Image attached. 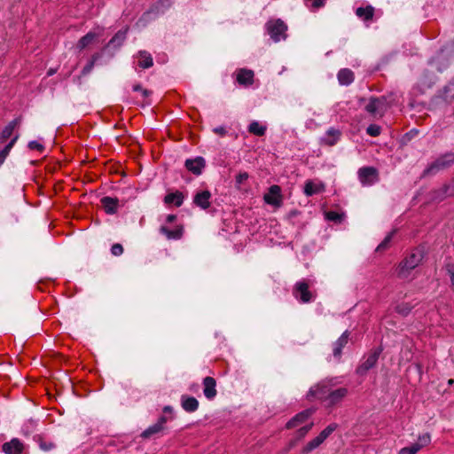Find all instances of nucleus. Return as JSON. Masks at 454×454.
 I'll return each mask as SVG.
<instances>
[{
    "instance_id": "obj_1",
    "label": "nucleus",
    "mask_w": 454,
    "mask_h": 454,
    "mask_svg": "<svg viewBox=\"0 0 454 454\" xmlns=\"http://www.w3.org/2000/svg\"><path fill=\"white\" fill-rule=\"evenodd\" d=\"M423 259V251L421 249L413 250L408 256H406L399 264L398 276L400 278H406L409 272L415 269Z\"/></svg>"
},
{
    "instance_id": "obj_2",
    "label": "nucleus",
    "mask_w": 454,
    "mask_h": 454,
    "mask_svg": "<svg viewBox=\"0 0 454 454\" xmlns=\"http://www.w3.org/2000/svg\"><path fill=\"white\" fill-rule=\"evenodd\" d=\"M390 105L386 97H371L368 104L364 106L365 111L373 118H382Z\"/></svg>"
},
{
    "instance_id": "obj_3",
    "label": "nucleus",
    "mask_w": 454,
    "mask_h": 454,
    "mask_svg": "<svg viewBox=\"0 0 454 454\" xmlns=\"http://www.w3.org/2000/svg\"><path fill=\"white\" fill-rule=\"evenodd\" d=\"M333 387V384L331 380L321 381L320 383L310 387L307 397L309 400L316 398L325 403Z\"/></svg>"
},
{
    "instance_id": "obj_4",
    "label": "nucleus",
    "mask_w": 454,
    "mask_h": 454,
    "mask_svg": "<svg viewBox=\"0 0 454 454\" xmlns=\"http://www.w3.org/2000/svg\"><path fill=\"white\" fill-rule=\"evenodd\" d=\"M311 281L309 279H302L295 283L293 294L302 303H309L313 300V294L309 291Z\"/></svg>"
},
{
    "instance_id": "obj_5",
    "label": "nucleus",
    "mask_w": 454,
    "mask_h": 454,
    "mask_svg": "<svg viewBox=\"0 0 454 454\" xmlns=\"http://www.w3.org/2000/svg\"><path fill=\"white\" fill-rule=\"evenodd\" d=\"M337 428L336 424L327 426L317 437L309 441L301 450V454H309L317 449Z\"/></svg>"
},
{
    "instance_id": "obj_6",
    "label": "nucleus",
    "mask_w": 454,
    "mask_h": 454,
    "mask_svg": "<svg viewBox=\"0 0 454 454\" xmlns=\"http://www.w3.org/2000/svg\"><path fill=\"white\" fill-rule=\"evenodd\" d=\"M381 351L382 349L380 348L371 350L370 353L364 357V361H363L362 364L356 368V373L360 376H364L370 369L373 368L377 364Z\"/></svg>"
},
{
    "instance_id": "obj_7",
    "label": "nucleus",
    "mask_w": 454,
    "mask_h": 454,
    "mask_svg": "<svg viewBox=\"0 0 454 454\" xmlns=\"http://www.w3.org/2000/svg\"><path fill=\"white\" fill-rule=\"evenodd\" d=\"M286 30L287 26L279 19L267 23V31L275 42L280 41L281 38L285 39Z\"/></svg>"
},
{
    "instance_id": "obj_8",
    "label": "nucleus",
    "mask_w": 454,
    "mask_h": 454,
    "mask_svg": "<svg viewBox=\"0 0 454 454\" xmlns=\"http://www.w3.org/2000/svg\"><path fill=\"white\" fill-rule=\"evenodd\" d=\"M264 201L271 206L280 207L282 204V194L280 186L274 184L269 188L267 193L264 194Z\"/></svg>"
},
{
    "instance_id": "obj_9",
    "label": "nucleus",
    "mask_w": 454,
    "mask_h": 454,
    "mask_svg": "<svg viewBox=\"0 0 454 454\" xmlns=\"http://www.w3.org/2000/svg\"><path fill=\"white\" fill-rule=\"evenodd\" d=\"M347 387L332 388L328 395L325 405L328 407L334 406L340 403L348 395Z\"/></svg>"
},
{
    "instance_id": "obj_10",
    "label": "nucleus",
    "mask_w": 454,
    "mask_h": 454,
    "mask_svg": "<svg viewBox=\"0 0 454 454\" xmlns=\"http://www.w3.org/2000/svg\"><path fill=\"white\" fill-rule=\"evenodd\" d=\"M202 385L205 397L213 400L217 395L216 380L213 377L207 376L203 379Z\"/></svg>"
},
{
    "instance_id": "obj_11",
    "label": "nucleus",
    "mask_w": 454,
    "mask_h": 454,
    "mask_svg": "<svg viewBox=\"0 0 454 454\" xmlns=\"http://www.w3.org/2000/svg\"><path fill=\"white\" fill-rule=\"evenodd\" d=\"M454 166V153H446L438 158L427 170L449 168Z\"/></svg>"
},
{
    "instance_id": "obj_12",
    "label": "nucleus",
    "mask_w": 454,
    "mask_h": 454,
    "mask_svg": "<svg viewBox=\"0 0 454 454\" xmlns=\"http://www.w3.org/2000/svg\"><path fill=\"white\" fill-rule=\"evenodd\" d=\"M24 450V444L18 438H12L10 442H4L2 450L5 454H20Z\"/></svg>"
},
{
    "instance_id": "obj_13",
    "label": "nucleus",
    "mask_w": 454,
    "mask_h": 454,
    "mask_svg": "<svg viewBox=\"0 0 454 454\" xmlns=\"http://www.w3.org/2000/svg\"><path fill=\"white\" fill-rule=\"evenodd\" d=\"M211 192L209 191H201L195 194L193 203L202 208L207 209L210 207Z\"/></svg>"
},
{
    "instance_id": "obj_14",
    "label": "nucleus",
    "mask_w": 454,
    "mask_h": 454,
    "mask_svg": "<svg viewBox=\"0 0 454 454\" xmlns=\"http://www.w3.org/2000/svg\"><path fill=\"white\" fill-rule=\"evenodd\" d=\"M254 72L249 69L241 68L237 74V82L242 86H250L254 83Z\"/></svg>"
},
{
    "instance_id": "obj_15",
    "label": "nucleus",
    "mask_w": 454,
    "mask_h": 454,
    "mask_svg": "<svg viewBox=\"0 0 454 454\" xmlns=\"http://www.w3.org/2000/svg\"><path fill=\"white\" fill-rule=\"evenodd\" d=\"M313 410L308 409L298 413L286 423V427L290 429L304 423L313 414Z\"/></svg>"
},
{
    "instance_id": "obj_16",
    "label": "nucleus",
    "mask_w": 454,
    "mask_h": 454,
    "mask_svg": "<svg viewBox=\"0 0 454 454\" xmlns=\"http://www.w3.org/2000/svg\"><path fill=\"white\" fill-rule=\"evenodd\" d=\"M181 406L187 412H194L199 408V402L193 396L184 395L181 396Z\"/></svg>"
},
{
    "instance_id": "obj_17",
    "label": "nucleus",
    "mask_w": 454,
    "mask_h": 454,
    "mask_svg": "<svg viewBox=\"0 0 454 454\" xmlns=\"http://www.w3.org/2000/svg\"><path fill=\"white\" fill-rule=\"evenodd\" d=\"M349 333L345 331L340 337L333 343V356L340 359L342 352V348L348 344Z\"/></svg>"
},
{
    "instance_id": "obj_18",
    "label": "nucleus",
    "mask_w": 454,
    "mask_h": 454,
    "mask_svg": "<svg viewBox=\"0 0 454 454\" xmlns=\"http://www.w3.org/2000/svg\"><path fill=\"white\" fill-rule=\"evenodd\" d=\"M160 232L166 236L168 239H180L184 234V227L182 225L176 226L174 230H169L166 226L160 228Z\"/></svg>"
},
{
    "instance_id": "obj_19",
    "label": "nucleus",
    "mask_w": 454,
    "mask_h": 454,
    "mask_svg": "<svg viewBox=\"0 0 454 454\" xmlns=\"http://www.w3.org/2000/svg\"><path fill=\"white\" fill-rule=\"evenodd\" d=\"M21 121V118L18 117L13 121H10L7 126L2 130L0 134V143H4L8 138L12 135L14 129L20 125Z\"/></svg>"
},
{
    "instance_id": "obj_20",
    "label": "nucleus",
    "mask_w": 454,
    "mask_h": 454,
    "mask_svg": "<svg viewBox=\"0 0 454 454\" xmlns=\"http://www.w3.org/2000/svg\"><path fill=\"white\" fill-rule=\"evenodd\" d=\"M138 62L137 65L141 68H149L153 66L152 55L146 51H140L137 53Z\"/></svg>"
},
{
    "instance_id": "obj_21",
    "label": "nucleus",
    "mask_w": 454,
    "mask_h": 454,
    "mask_svg": "<svg viewBox=\"0 0 454 454\" xmlns=\"http://www.w3.org/2000/svg\"><path fill=\"white\" fill-rule=\"evenodd\" d=\"M100 201L107 214H114L117 211L118 199L106 196L103 197Z\"/></svg>"
},
{
    "instance_id": "obj_22",
    "label": "nucleus",
    "mask_w": 454,
    "mask_h": 454,
    "mask_svg": "<svg viewBox=\"0 0 454 454\" xmlns=\"http://www.w3.org/2000/svg\"><path fill=\"white\" fill-rule=\"evenodd\" d=\"M324 191V184L320 182L307 181L304 186V193L312 196Z\"/></svg>"
},
{
    "instance_id": "obj_23",
    "label": "nucleus",
    "mask_w": 454,
    "mask_h": 454,
    "mask_svg": "<svg viewBox=\"0 0 454 454\" xmlns=\"http://www.w3.org/2000/svg\"><path fill=\"white\" fill-rule=\"evenodd\" d=\"M184 165L186 170H201L206 166L205 160L201 156H198L193 160H186Z\"/></svg>"
},
{
    "instance_id": "obj_24",
    "label": "nucleus",
    "mask_w": 454,
    "mask_h": 454,
    "mask_svg": "<svg viewBox=\"0 0 454 454\" xmlns=\"http://www.w3.org/2000/svg\"><path fill=\"white\" fill-rule=\"evenodd\" d=\"M184 194L181 192H175L168 193L164 198V202L166 204H174L176 207H180L184 202Z\"/></svg>"
},
{
    "instance_id": "obj_25",
    "label": "nucleus",
    "mask_w": 454,
    "mask_h": 454,
    "mask_svg": "<svg viewBox=\"0 0 454 454\" xmlns=\"http://www.w3.org/2000/svg\"><path fill=\"white\" fill-rule=\"evenodd\" d=\"M358 178L363 185H371L379 180L378 172H359Z\"/></svg>"
},
{
    "instance_id": "obj_26",
    "label": "nucleus",
    "mask_w": 454,
    "mask_h": 454,
    "mask_svg": "<svg viewBox=\"0 0 454 454\" xmlns=\"http://www.w3.org/2000/svg\"><path fill=\"white\" fill-rule=\"evenodd\" d=\"M339 82L342 85H348L354 81V73L348 68L340 69L338 73Z\"/></svg>"
},
{
    "instance_id": "obj_27",
    "label": "nucleus",
    "mask_w": 454,
    "mask_h": 454,
    "mask_svg": "<svg viewBox=\"0 0 454 454\" xmlns=\"http://www.w3.org/2000/svg\"><path fill=\"white\" fill-rule=\"evenodd\" d=\"M356 14L364 21L372 20L374 15V8L372 5L366 7H358Z\"/></svg>"
},
{
    "instance_id": "obj_28",
    "label": "nucleus",
    "mask_w": 454,
    "mask_h": 454,
    "mask_svg": "<svg viewBox=\"0 0 454 454\" xmlns=\"http://www.w3.org/2000/svg\"><path fill=\"white\" fill-rule=\"evenodd\" d=\"M454 195V182L452 184H445L442 191L436 192L434 199L442 200L444 198Z\"/></svg>"
},
{
    "instance_id": "obj_29",
    "label": "nucleus",
    "mask_w": 454,
    "mask_h": 454,
    "mask_svg": "<svg viewBox=\"0 0 454 454\" xmlns=\"http://www.w3.org/2000/svg\"><path fill=\"white\" fill-rule=\"evenodd\" d=\"M127 29L122 31L119 30L109 41L108 45H113L114 47H120L126 39Z\"/></svg>"
},
{
    "instance_id": "obj_30",
    "label": "nucleus",
    "mask_w": 454,
    "mask_h": 454,
    "mask_svg": "<svg viewBox=\"0 0 454 454\" xmlns=\"http://www.w3.org/2000/svg\"><path fill=\"white\" fill-rule=\"evenodd\" d=\"M327 136L329 137L328 138H324L323 141L325 145H335V143L337 142V140L339 139L340 136V130L338 129H330L328 131H327Z\"/></svg>"
},
{
    "instance_id": "obj_31",
    "label": "nucleus",
    "mask_w": 454,
    "mask_h": 454,
    "mask_svg": "<svg viewBox=\"0 0 454 454\" xmlns=\"http://www.w3.org/2000/svg\"><path fill=\"white\" fill-rule=\"evenodd\" d=\"M96 38V34L90 32L86 34L84 36H82L77 43V48H79L81 51L85 49L88 45H90L94 39Z\"/></svg>"
},
{
    "instance_id": "obj_32",
    "label": "nucleus",
    "mask_w": 454,
    "mask_h": 454,
    "mask_svg": "<svg viewBox=\"0 0 454 454\" xmlns=\"http://www.w3.org/2000/svg\"><path fill=\"white\" fill-rule=\"evenodd\" d=\"M163 430H164V427H161L158 423H155V424L150 426L147 429H145L142 433L141 436L143 438H150L153 434H159Z\"/></svg>"
},
{
    "instance_id": "obj_33",
    "label": "nucleus",
    "mask_w": 454,
    "mask_h": 454,
    "mask_svg": "<svg viewBox=\"0 0 454 454\" xmlns=\"http://www.w3.org/2000/svg\"><path fill=\"white\" fill-rule=\"evenodd\" d=\"M248 131L258 137H262L265 134L266 127L260 125L257 121H253L248 126Z\"/></svg>"
},
{
    "instance_id": "obj_34",
    "label": "nucleus",
    "mask_w": 454,
    "mask_h": 454,
    "mask_svg": "<svg viewBox=\"0 0 454 454\" xmlns=\"http://www.w3.org/2000/svg\"><path fill=\"white\" fill-rule=\"evenodd\" d=\"M18 139V136L14 137L5 146L4 148L0 152V166L4 163L6 157L8 156L11 149L14 145L15 142Z\"/></svg>"
},
{
    "instance_id": "obj_35",
    "label": "nucleus",
    "mask_w": 454,
    "mask_h": 454,
    "mask_svg": "<svg viewBox=\"0 0 454 454\" xmlns=\"http://www.w3.org/2000/svg\"><path fill=\"white\" fill-rule=\"evenodd\" d=\"M100 54L99 53H94L92 56H91V59L87 63V65L82 68V75H86L88 74L91 70L92 68L94 67V65H95V62L100 58Z\"/></svg>"
},
{
    "instance_id": "obj_36",
    "label": "nucleus",
    "mask_w": 454,
    "mask_h": 454,
    "mask_svg": "<svg viewBox=\"0 0 454 454\" xmlns=\"http://www.w3.org/2000/svg\"><path fill=\"white\" fill-rule=\"evenodd\" d=\"M325 218L333 223H340L344 218V214H340L335 211H327L325 213Z\"/></svg>"
},
{
    "instance_id": "obj_37",
    "label": "nucleus",
    "mask_w": 454,
    "mask_h": 454,
    "mask_svg": "<svg viewBox=\"0 0 454 454\" xmlns=\"http://www.w3.org/2000/svg\"><path fill=\"white\" fill-rule=\"evenodd\" d=\"M411 309L412 306L406 302L398 304L395 308V311L403 317L407 316L411 311Z\"/></svg>"
},
{
    "instance_id": "obj_38",
    "label": "nucleus",
    "mask_w": 454,
    "mask_h": 454,
    "mask_svg": "<svg viewBox=\"0 0 454 454\" xmlns=\"http://www.w3.org/2000/svg\"><path fill=\"white\" fill-rule=\"evenodd\" d=\"M431 442V436L429 434H424L422 435H419L418 438V442H415V445L419 446V450H421L423 447L427 446Z\"/></svg>"
},
{
    "instance_id": "obj_39",
    "label": "nucleus",
    "mask_w": 454,
    "mask_h": 454,
    "mask_svg": "<svg viewBox=\"0 0 454 454\" xmlns=\"http://www.w3.org/2000/svg\"><path fill=\"white\" fill-rule=\"evenodd\" d=\"M37 442L39 443V447L41 450H43V451H49L51 450H52L55 445L53 442H46L43 441V439L41 437V436H37Z\"/></svg>"
},
{
    "instance_id": "obj_40",
    "label": "nucleus",
    "mask_w": 454,
    "mask_h": 454,
    "mask_svg": "<svg viewBox=\"0 0 454 454\" xmlns=\"http://www.w3.org/2000/svg\"><path fill=\"white\" fill-rule=\"evenodd\" d=\"M366 132L371 137H378L381 132V128L377 124H370L366 129Z\"/></svg>"
},
{
    "instance_id": "obj_41",
    "label": "nucleus",
    "mask_w": 454,
    "mask_h": 454,
    "mask_svg": "<svg viewBox=\"0 0 454 454\" xmlns=\"http://www.w3.org/2000/svg\"><path fill=\"white\" fill-rule=\"evenodd\" d=\"M419 450V446L415 445V443H412L409 447H404L400 450L399 454H417V452Z\"/></svg>"
},
{
    "instance_id": "obj_42",
    "label": "nucleus",
    "mask_w": 454,
    "mask_h": 454,
    "mask_svg": "<svg viewBox=\"0 0 454 454\" xmlns=\"http://www.w3.org/2000/svg\"><path fill=\"white\" fill-rule=\"evenodd\" d=\"M111 253L114 256H119L123 253V247L121 244H114L111 247Z\"/></svg>"
},
{
    "instance_id": "obj_43",
    "label": "nucleus",
    "mask_w": 454,
    "mask_h": 454,
    "mask_svg": "<svg viewBox=\"0 0 454 454\" xmlns=\"http://www.w3.org/2000/svg\"><path fill=\"white\" fill-rule=\"evenodd\" d=\"M312 427L313 423H309V425L301 427L297 432L298 437L300 439L304 437L308 434V432L312 428Z\"/></svg>"
},
{
    "instance_id": "obj_44",
    "label": "nucleus",
    "mask_w": 454,
    "mask_h": 454,
    "mask_svg": "<svg viewBox=\"0 0 454 454\" xmlns=\"http://www.w3.org/2000/svg\"><path fill=\"white\" fill-rule=\"evenodd\" d=\"M391 240V235L387 236L384 240L377 247V251H384L388 247L389 242Z\"/></svg>"
},
{
    "instance_id": "obj_45",
    "label": "nucleus",
    "mask_w": 454,
    "mask_h": 454,
    "mask_svg": "<svg viewBox=\"0 0 454 454\" xmlns=\"http://www.w3.org/2000/svg\"><path fill=\"white\" fill-rule=\"evenodd\" d=\"M28 148L30 150H37V151H43V145L36 141H31L28 143Z\"/></svg>"
},
{
    "instance_id": "obj_46",
    "label": "nucleus",
    "mask_w": 454,
    "mask_h": 454,
    "mask_svg": "<svg viewBox=\"0 0 454 454\" xmlns=\"http://www.w3.org/2000/svg\"><path fill=\"white\" fill-rule=\"evenodd\" d=\"M446 270L450 278L451 286L454 287V264H448Z\"/></svg>"
},
{
    "instance_id": "obj_47",
    "label": "nucleus",
    "mask_w": 454,
    "mask_h": 454,
    "mask_svg": "<svg viewBox=\"0 0 454 454\" xmlns=\"http://www.w3.org/2000/svg\"><path fill=\"white\" fill-rule=\"evenodd\" d=\"M248 178V175L247 172H240L237 176H236V184H237V187L239 186V184L247 180Z\"/></svg>"
},
{
    "instance_id": "obj_48",
    "label": "nucleus",
    "mask_w": 454,
    "mask_h": 454,
    "mask_svg": "<svg viewBox=\"0 0 454 454\" xmlns=\"http://www.w3.org/2000/svg\"><path fill=\"white\" fill-rule=\"evenodd\" d=\"M173 419L172 416L170 417H167L165 415H162L159 418L158 421L156 423H158L160 426L161 427H165V424L168 421V420H171Z\"/></svg>"
},
{
    "instance_id": "obj_49",
    "label": "nucleus",
    "mask_w": 454,
    "mask_h": 454,
    "mask_svg": "<svg viewBox=\"0 0 454 454\" xmlns=\"http://www.w3.org/2000/svg\"><path fill=\"white\" fill-rule=\"evenodd\" d=\"M63 167H66V166L63 165L60 161L57 160V161L54 162V166L53 167L45 168V170L55 171V170H57V168H61Z\"/></svg>"
},
{
    "instance_id": "obj_50",
    "label": "nucleus",
    "mask_w": 454,
    "mask_h": 454,
    "mask_svg": "<svg viewBox=\"0 0 454 454\" xmlns=\"http://www.w3.org/2000/svg\"><path fill=\"white\" fill-rule=\"evenodd\" d=\"M214 132L220 136H224L226 134V130L223 127H217L214 129Z\"/></svg>"
},
{
    "instance_id": "obj_51",
    "label": "nucleus",
    "mask_w": 454,
    "mask_h": 454,
    "mask_svg": "<svg viewBox=\"0 0 454 454\" xmlns=\"http://www.w3.org/2000/svg\"><path fill=\"white\" fill-rule=\"evenodd\" d=\"M102 165L108 168V170H113V168H114V164L112 163L111 161L110 162H102Z\"/></svg>"
},
{
    "instance_id": "obj_52",
    "label": "nucleus",
    "mask_w": 454,
    "mask_h": 454,
    "mask_svg": "<svg viewBox=\"0 0 454 454\" xmlns=\"http://www.w3.org/2000/svg\"><path fill=\"white\" fill-rule=\"evenodd\" d=\"M163 412L172 415L173 408L171 406L167 405L163 408Z\"/></svg>"
},
{
    "instance_id": "obj_53",
    "label": "nucleus",
    "mask_w": 454,
    "mask_h": 454,
    "mask_svg": "<svg viewBox=\"0 0 454 454\" xmlns=\"http://www.w3.org/2000/svg\"><path fill=\"white\" fill-rule=\"evenodd\" d=\"M176 219V215H167V218H166V221H167L168 223H172V222H174Z\"/></svg>"
},
{
    "instance_id": "obj_54",
    "label": "nucleus",
    "mask_w": 454,
    "mask_h": 454,
    "mask_svg": "<svg viewBox=\"0 0 454 454\" xmlns=\"http://www.w3.org/2000/svg\"><path fill=\"white\" fill-rule=\"evenodd\" d=\"M141 92L144 98H147L151 95V91L146 89H143Z\"/></svg>"
},
{
    "instance_id": "obj_55",
    "label": "nucleus",
    "mask_w": 454,
    "mask_h": 454,
    "mask_svg": "<svg viewBox=\"0 0 454 454\" xmlns=\"http://www.w3.org/2000/svg\"><path fill=\"white\" fill-rule=\"evenodd\" d=\"M142 90H143V87L140 84H136L133 86L134 91H142Z\"/></svg>"
},
{
    "instance_id": "obj_56",
    "label": "nucleus",
    "mask_w": 454,
    "mask_h": 454,
    "mask_svg": "<svg viewBox=\"0 0 454 454\" xmlns=\"http://www.w3.org/2000/svg\"><path fill=\"white\" fill-rule=\"evenodd\" d=\"M359 170L369 171V170H376V169L374 168H372V167H364V168H361Z\"/></svg>"
},
{
    "instance_id": "obj_57",
    "label": "nucleus",
    "mask_w": 454,
    "mask_h": 454,
    "mask_svg": "<svg viewBox=\"0 0 454 454\" xmlns=\"http://www.w3.org/2000/svg\"><path fill=\"white\" fill-rule=\"evenodd\" d=\"M89 168H99L98 162L93 163V165H90Z\"/></svg>"
},
{
    "instance_id": "obj_58",
    "label": "nucleus",
    "mask_w": 454,
    "mask_h": 454,
    "mask_svg": "<svg viewBox=\"0 0 454 454\" xmlns=\"http://www.w3.org/2000/svg\"><path fill=\"white\" fill-rule=\"evenodd\" d=\"M453 383H454V380L450 379V380H448V385H450H450H452Z\"/></svg>"
},
{
    "instance_id": "obj_59",
    "label": "nucleus",
    "mask_w": 454,
    "mask_h": 454,
    "mask_svg": "<svg viewBox=\"0 0 454 454\" xmlns=\"http://www.w3.org/2000/svg\"><path fill=\"white\" fill-rule=\"evenodd\" d=\"M53 73H54V71H53V70H50V71L48 72V74H49V75H51Z\"/></svg>"
},
{
    "instance_id": "obj_60",
    "label": "nucleus",
    "mask_w": 454,
    "mask_h": 454,
    "mask_svg": "<svg viewBox=\"0 0 454 454\" xmlns=\"http://www.w3.org/2000/svg\"><path fill=\"white\" fill-rule=\"evenodd\" d=\"M364 101H365V98H360V99H359V102H360V103H363V102H364Z\"/></svg>"
},
{
    "instance_id": "obj_61",
    "label": "nucleus",
    "mask_w": 454,
    "mask_h": 454,
    "mask_svg": "<svg viewBox=\"0 0 454 454\" xmlns=\"http://www.w3.org/2000/svg\"><path fill=\"white\" fill-rule=\"evenodd\" d=\"M31 164L35 165L36 161H31Z\"/></svg>"
},
{
    "instance_id": "obj_62",
    "label": "nucleus",
    "mask_w": 454,
    "mask_h": 454,
    "mask_svg": "<svg viewBox=\"0 0 454 454\" xmlns=\"http://www.w3.org/2000/svg\"><path fill=\"white\" fill-rule=\"evenodd\" d=\"M194 173L197 174V175H200L201 172L198 171V172H194Z\"/></svg>"
},
{
    "instance_id": "obj_63",
    "label": "nucleus",
    "mask_w": 454,
    "mask_h": 454,
    "mask_svg": "<svg viewBox=\"0 0 454 454\" xmlns=\"http://www.w3.org/2000/svg\"><path fill=\"white\" fill-rule=\"evenodd\" d=\"M294 445V442H293V443H291V444H290L289 449H290L291 447H293Z\"/></svg>"
}]
</instances>
